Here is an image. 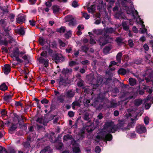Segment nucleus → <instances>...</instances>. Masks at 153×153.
I'll use <instances>...</instances> for the list:
<instances>
[{"label":"nucleus","mask_w":153,"mask_h":153,"mask_svg":"<svg viewBox=\"0 0 153 153\" xmlns=\"http://www.w3.org/2000/svg\"><path fill=\"white\" fill-rule=\"evenodd\" d=\"M28 56H29L28 55L25 54L22 57V59L24 60L26 64H28L30 62V61L28 58Z\"/></svg>","instance_id":"obj_44"},{"label":"nucleus","mask_w":153,"mask_h":153,"mask_svg":"<svg viewBox=\"0 0 153 153\" xmlns=\"http://www.w3.org/2000/svg\"><path fill=\"white\" fill-rule=\"evenodd\" d=\"M59 144L57 145L56 148L59 150L61 149L63 146V143L62 142H59Z\"/></svg>","instance_id":"obj_48"},{"label":"nucleus","mask_w":153,"mask_h":153,"mask_svg":"<svg viewBox=\"0 0 153 153\" xmlns=\"http://www.w3.org/2000/svg\"><path fill=\"white\" fill-rule=\"evenodd\" d=\"M72 138V136L68 134L65 135L63 137V140L67 141Z\"/></svg>","instance_id":"obj_36"},{"label":"nucleus","mask_w":153,"mask_h":153,"mask_svg":"<svg viewBox=\"0 0 153 153\" xmlns=\"http://www.w3.org/2000/svg\"><path fill=\"white\" fill-rule=\"evenodd\" d=\"M116 125L117 126V128L119 131L120 129L122 130L123 131L129 129V128L128 127H124V124L122 123H119L117 124V125Z\"/></svg>","instance_id":"obj_11"},{"label":"nucleus","mask_w":153,"mask_h":153,"mask_svg":"<svg viewBox=\"0 0 153 153\" xmlns=\"http://www.w3.org/2000/svg\"><path fill=\"white\" fill-rule=\"evenodd\" d=\"M82 15L86 19H88L89 18V15L86 13H83Z\"/></svg>","instance_id":"obj_63"},{"label":"nucleus","mask_w":153,"mask_h":153,"mask_svg":"<svg viewBox=\"0 0 153 153\" xmlns=\"http://www.w3.org/2000/svg\"><path fill=\"white\" fill-rule=\"evenodd\" d=\"M95 151L96 153H100L101 151V149L99 146H97L95 148Z\"/></svg>","instance_id":"obj_60"},{"label":"nucleus","mask_w":153,"mask_h":153,"mask_svg":"<svg viewBox=\"0 0 153 153\" xmlns=\"http://www.w3.org/2000/svg\"><path fill=\"white\" fill-rule=\"evenodd\" d=\"M117 72L119 74L124 75L126 73V70L124 68H120L118 70Z\"/></svg>","instance_id":"obj_22"},{"label":"nucleus","mask_w":153,"mask_h":153,"mask_svg":"<svg viewBox=\"0 0 153 153\" xmlns=\"http://www.w3.org/2000/svg\"><path fill=\"white\" fill-rule=\"evenodd\" d=\"M149 121V119L147 116L145 117L144 119V122L146 125H148Z\"/></svg>","instance_id":"obj_50"},{"label":"nucleus","mask_w":153,"mask_h":153,"mask_svg":"<svg viewBox=\"0 0 153 153\" xmlns=\"http://www.w3.org/2000/svg\"><path fill=\"white\" fill-rule=\"evenodd\" d=\"M72 7L76 8L79 6V5L78 4L77 2L75 0L73 2L72 4Z\"/></svg>","instance_id":"obj_55"},{"label":"nucleus","mask_w":153,"mask_h":153,"mask_svg":"<svg viewBox=\"0 0 153 153\" xmlns=\"http://www.w3.org/2000/svg\"><path fill=\"white\" fill-rule=\"evenodd\" d=\"M6 20V19H1L0 20V25L2 27V28L6 26L7 23Z\"/></svg>","instance_id":"obj_31"},{"label":"nucleus","mask_w":153,"mask_h":153,"mask_svg":"<svg viewBox=\"0 0 153 153\" xmlns=\"http://www.w3.org/2000/svg\"><path fill=\"white\" fill-rule=\"evenodd\" d=\"M127 21H123L121 25L124 30L125 31L129 30V27Z\"/></svg>","instance_id":"obj_10"},{"label":"nucleus","mask_w":153,"mask_h":153,"mask_svg":"<svg viewBox=\"0 0 153 153\" xmlns=\"http://www.w3.org/2000/svg\"><path fill=\"white\" fill-rule=\"evenodd\" d=\"M8 89L7 86L6 85L4 82L1 83L0 85V90L4 91Z\"/></svg>","instance_id":"obj_23"},{"label":"nucleus","mask_w":153,"mask_h":153,"mask_svg":"<svg viewBox=\"0 0 153 153\" xmlns=\"http://www.w3.org/2000/svg\"><path fill=\"white\" fill-rule=\"evenodd\" d=\"M19 50L18 47H16L13 50L12 54H11V56L13 58L15 57V60L18 62L21 63L23 62V61L19 58Z\"/></svg>","instance_id":"obj_3"},{"label":"nucleus","mask_w":153,"mask_h":153,"mask_svg":"<svg viewBox=\"0 0 153 153\" xmlns=\"http://www.w3.org/2000/svg\"><path fill=\"white\" fill-rule=\"evenodd\" d=\"M81 49L82 51L85 53H87L89 50V48L86 45L82 46Z\"/></svg>","instance_id":"obj_39"},{"label":"nucleus","mask_w":153,"mask_h":153,"mask_svg":"<svg viewBox=\"0 0 153 153\" xmlns=\"http://www.w3.org/2000/svg\"><path fill=\"white\" fill-rule=\"evenodd\" d=\"M83 119L86 121H88V123L89 124V125H88L87 126H91L93 124V123L91 122V120H90V118L89 117V115L87 114H85L83 116Z\"/></svg>","instance_id":"obj_14"},{"label":"nucleus","mask_w":153,"mask_h":153,"mask_svg":"<svg viewBox=\"0 0 153 153\" xmlns=\"http://www.w3.org/2000/svg\"><path fill=\"white\" fill-rule=\"evenodd\" d=\"M0 153H7V151L4 148L0 146Z\"/></svg>","instance_id":"obj_58"},{"label":"nucleus","mask_w":153,"mask_h":153,"mask_svg":"<svg viewBox=\"0 0 153 153\" xmlns=\"http://www.w3.org/2000/svg\"><path fill=\"white\" fill-rule=\"evenodd\" d=\"M76 24V20L74 18L72 19L69 22L68 25L70 26H74Z\"/></svg>","instance_id":"obj_33"},{"label":"nucleus","mask_w":153,"mask_h":153,"mask_svg":"<svg viewBox=\"0 0 153 153\" xmlns=\"http://www.w3.org/2000/svg\"><path fill=\"white\" fill-rule=\"evenodd\" d=\"M149 71V70H146L145 72V74L143 75L144 77H146L147 75V76L150 79L153 78V72L152 71Z\"/></svg>","instance_id":"obj_15"},{"label":"nucleus","mask_w":153,"mask_h":153,"mask_svg":"<svg viewBox=\"0 0 153 153\" xmlns=\"http://www.w3.org/2000/svg\"><path fill=\"white\" fill-rule=\"evenodd\" d=\"M144 87L143 88V89L144 90H146V92H148L149 94H151L153 92V90L152 88H149V86H147L146 85H143Z\"/></svg>","instance_id":"obj_29"},{"label":"nucleus","mask_w":153,"mask_h":153,"mask_svg":"<svg viewBox=\"0 0 153 153\" xmlns=\"http://www.w3.org/2000/svg\"><path fill=\"white\" fill-rule=\"evenodd\" d=\"M118 130L116 125H113L111 128L110 132L112 133L115 132L117 131Z\"/></svg>","instance_id":"obj_26"},{"label":"nucleus","mask_w":153,"mask_h":153,"mask_svg":"<svg viewBox=\"0 0 153 153\" xmlns=\"http://www.w3.org/2000/svg\"><path fill=\"white\" fill-rule=\"evenodd\" d=\"M74 18L71 15H68L65 17V20L66 22H69Z\"/></svg>","instance_id":"obj_30"},{"label":"nucleus","mask_w":153,"mask_h":153,"mask_svg":"<svg viewBox=\"0 0 153 153\" xmlns=\"http://www.w3.org/2000/svg\"><path fill=\"white\" fill-rule=\"evenodd\" d=\"M8 41L5 40L1 39L0 38V45H4L5 46H7L8 45Z\"/></svg>","instance_id":"obj_42"},{"label":"nucleus","mask_w":153,"mask_h":153,"mask_svg":"<svg viewBox=\"0 0 153 153\" xmlns=\"http://www.w3.org/2000/svg\"><path fill=\"white\" fill-rule=\"evenodd\" d=\"M104 36L105 39V43L106 44L110 42L112 39V38L110 36L108 35L104 34Z\"/></svg>","instance_id":"obj_18"},{"label":"nucleus","mask_w":153,"mask_h":153,"mask_svg":"<svg viewBox=\"0 0 153 153\" xmlns=\"http://www.w3.org/2000/svg\"><path fill=\"white\" fill-rule=\"evenodd\" d=\"M74 94L71 91H68L67 93V95L68 97H73L74 96Z\"/></svg>","instance_id":"obj_51"},{"label":"nucleus","mask_w":153,"mask_h":153,"mask_svg":"<svg viewBox=\"0 0 153 153\" xmlns=\"http://www.w3.org/2000/svg\"><path fill=\"white\" fill-rule=\"evenodd\" d=\"M72 71L71 69H69L68 68H63L61 72L62 74L66 76L67 74L71 73Z\"/></svg>","instance_id":"obj_17"},{"label":"nucleus","mask_w":153,"mask_h":153,"mask_svg":"<svg viewBox=\"0 0 153 153\" xmlns=\"http://www.w3.org/2000/svg\"><path fill=\"white\" fill-rule=\"evenodd\" d=\"M76 64V62L74 61H71L69 62V65L71 67L75 65Z\"/></svg>","instance_id":"obj_52"},{"label":"nucleus","mask_w":153,"mask_h":153,"mask_svg":"<svg viewBox=\"0 0 153 153\" xmlns=\"http://www.w3.org/2000/svg\"><path fill=\"white\" fill-rule=\"evenodd\" d=\"M84 28V26L83 25H79L77 27V29L78 30H82Z\"/></svg>","instance_id":"obj_64"},{"label":"nucleus","mask_w":153,"mask_h":153,"mask_svg":"<svg viewBox=\"0 0 153 153\" xmlns=\"http://www.w3.org/2000/svg\"><path fill=\"white\" fill-rule=\"evenodd\" d=\"M105 31L107 33H111L114 32V30L113 28L111 27L106 28Z\"/></svg>","instance_id":"obj_41"},{"label":"nucleus","mask_w":153,"mask_h":153,"mask_svg":"<svg viewBox=\"0 0 153 153\" xmlns=\"http://www.w3.org/2000/svg\"><path fill=\"white\" fill-rule=\"evenodd\" d=\"M96 138L98 140H102L104 141H110L112 139V135L108 133L107 134L105 132L101 133L100 135H97L96 136Z\"/></svg>","instance_id":"obj_2"},{"label":"nucleus","mask_w":153,"mask_h":153,"mask_svg":"<svg viewBox=\"0 0 153 153\" xmlns=\"http://www.w3.org/2000/svg\"><path fill=\"white\" fill-rule=\"evenodd\" d=\"M128 81L130 85L131 86H134L135 85L136 83V79L132 78H130L129 79Z\"/></svg>","instance_id":"obj_25"},{"label":"nucleus","mask_w":153,"mask_h":153,"mask_svg":"<svg viewBox=\"0 0 153 153\" xmlns=\"http://www.w3.org/2000/svg\"><path fill=\"white\" fill-rule=\"evenodd\" d=\"M41 102L42 104H47L48 103L49 101L46 98H44L41 101Z\"/></svg>","instance_id":"obj_62"},{"label":"nucleus","mask_w":153,"mask_h":153,"mask_svg":"<svg viewBox=\"0 0 153 153\" xmlns=\"http://www.w3.org/2000/svg\"><path fill=\"white\" fill-rule=\"evenodd\" d=\"M73 151L74 153H79L80 152V150L79 147H74L73 149Z\"/></svg>","instance_id":"obj_40"},{"label":"nucleus","mask_w":153,"mask_h":153,"mask_svg":"<svg viewBox=\"0 0 153 153\" xmlns=\"http://www.w3.org/2000/svg\"><path fill=\"white\" fill-rule=\"evenodd\" d=\"M59 85H65L66 84L65 80L63 78L61 77L59 79Z\"/></svg>","instance_id":"obj_43"},{"label":"nucleus","mask_w":153,"mask_h":153,"mask_svg":"<svg viewBox=\"0 0 153 153\" xmlns=\"http://www.w3.org/2000/svg\"><path fill=\"white\" fill-rule=\"evenodd\" d=\"M71 31L69 30L68 31L65 35V37L67 39H68L69 37H71Z\"/></svg>","instance_id":"obj_46"},{"label":"nucleus","mask_w":153,"mask_h":153,"mask_svg":"<svg viewBox=\"0 0 153 153\" xmlns=\"http://www.w3.org/2000/svg\"><path fill=\"white\" fill-rule=\"evenodd\" d=\"M39 42L42 46H43L45 44V40L42 37H40L39 40Z\"/></svg>","instance_id":"obj_45"},{"label":"nucleus","mask_w":153,"mask_h":153,"mask_svg":"<svg viewBox=\"0 0 153 153\" xmlns=\"http://www.w3.org/2000/svg\"><path fill=\"white\" fill-rule=\"evenodd\" d=\"M23 146L26 149H29L30 147V143L28 141H26L24 142Z\"/></svg>","instance_id":"obj_34"},{"label":"nucleus","mask_w":153,"mask_h":153,"mask_svg":"<svg viewBox=\"0 0 153 153\" xmlns=\"http://www.w3.org/2000/svg\"><path fill=\"white\" fill-rule=\"evenodd\" d=\"M66 29V28L65 27L61 26L60 28H57L56 31V32L60 33H63L65 32Z\"/></svg>","instance_id":"obj_20"},{"label":"nucleus","mask_w":153,"mask_h":153,"mask_svg":"<svg viewBox=\"0 0 153 153\" xmlns=\"http://www.w3.org/2000/svg\"><path fill=\"white\" fill-rule=\"evenodd\" d=\"M3 29L4 32L6 33V34H9L10 31L11 30V28H10L9 26H8L7 27H6V26L4 27L3 28Z\"/></svg>","instance_id":"obj_37"},{"label":"nucleus","mask_w":153,"mask_h":153,"mask_svg":"<svg viewBox=\"0 0 153 153\" xmlns=\"http://www.w3.org/2000/svg\"><path fill=\"white\" fill-rule=\"evenodd\" d=\"M114 124V123L112 121L106 122L104 125V127L105 128H108L110 127L111 128L113 126Z\"/></svg>","instance_id":"obj_28"},{"label":"nucleus","mask_w":153,"mask_h":153,"mask_svg":"<svg viewBox=\"0 0 153 153\" xmlns=\"http://www.w3.org/2000/svg\"><path fill=\"white\" fill-rule=\"evenodd\" d=\"M52 57L53 59L55 60V62L56 64L60 62V60L63 62L64 60L63 56L59 55L58 53H55Z\"/></svg>","instance_id":"obj_4"},{"label":"nucleus","mask_w":153,"mask_h":153,"mask_svg":"<svg viewBox=\"0 0 153 153\" xmlns=\"http://www.w3.org/2000/svg\"><path fill=\"white\" fill-rule=\"evenodd\" d=\"M89 80L93 85L94 87H97L99 85H101L103 81V79L102 76L100 75H98L97 79H96L94 76H92L88 79Z\"/></svg>","instance_id":"obj_1"},{"label":"nucleus","mask_w":153,"mask_h":153,"mask_svg":"<svg viewBox=\"0 0 153 153\" xmlns=\"http://www.w3.org/2000/svg\"><path fill=\"white\" fill-rule=\"evenodd\" d=\"M97 42L99 45L102 47L104 46L106 44L105 42V39L104 36H100L97 40Z\"/></svg>","instance_id":"obj_9"},{"label":"nucleus","mask_w":153,"mask_h":153,"mask_svg":"<svg viewBox=\"0 0 153 153\" xmlns=\"http://www.w3.org/2000/svg\"><path fill=\"white\" fill-rule=\"evenodd\" d=\"M84 82L81 79H79V80L78 81L77 83V85L78 87L83 88L84 87Z\"/></svg>","instance_id":"obj_27"},{"label":"nucleus","mask_w":153,"mask_h":153,"mask_svg":"<svg viewBox=\"0 0 153 153\" xmlns=\"http://www.w3.org/2000/svg\"><path fill=\"white\" fill-rule=\"evenodd\" d=\"M128 44L130 47L132 48L134 45L133 42L132 40L131 39H129L128 42Z\"/></svg>","instance_id":"obj_61"},{"label":"nucleus","mask_w":153,"mask_h":153,"mask_svg":"<svg viewBox=\"0 0 153 153\" xmlns=\"http://www.w3.org/2000/svg\"><path fill=\"white\" fill-rule=\"evenodd\" d=\"M15 105L16 107H18L19 106H22V104L21 103V101H15Z\"/></svg>","instance_id":"obj_57"},{"label":"nucleus","mask_w":153,"mask_h":153,"mask_svg":"<svg viewBox=\"0 0 153 153\" xmlns=\"http://www.w3.org/2000/svg\"><path fill=\"white\" fill-rule=\"evenodd\" d=\"M123 54L121 52H119L117 55L116 57V60L117 62L120 63L121 62V59Z\"/></svg>","instance_id":"obj_19"},{"label":"nucleus","mask_w":153,"mask_h":153,"mask_svg":"<svg viewBox=\"0 0 153 153\" xmlns=\"http://www.w3.org/2000/svg\"><path fill=\"white\" fill-rule=\"evenodd\" d=\"M38 60L40 63L44 64L45 67L47 68L48 66L49 60L48 59L45 60L43 57H40L39 58Z\"/></svg>","instance_id":"obj_8"},{"label":"nucleus","mask_w":153,"mask_h":153,"mask_svg":"<svg viewBox=\"0 0 153 153\" xmlns=\"http://www.w3.org/2000/svg\"><path fill=\"white\" fill-rule=\"evenodd\" d=\"M53 13H57L59 12L61 9L57 5H55L53 6Z\"/></svg>","instance_id":"obj_21"},{"label":"nucleus","mask_w":153,"mask_h":153,"mask_svg":"<svg viewBox=\"0 0 153 153\" xmlns=\"http://www.w3.org/2000/svg\"><path fill=\"white\" fill-rule=\"evenodd\" d=\"M17 33L19 35H24L25 34V31L23 27H21L17 30Z\"/></svg>","instance_id":"obj_24"},{"label":"nucleus","mask_w":153,"mask_h":153,"mask_svg":"<svg viewBox=\"0 0 153 153\" xmlns=\"http://www.w3.org/2000/svg\"><path fill=\"white\" fill-rule=\"evenodd\" d=\"M123 40L121 37H118L116 38L115 41L117 43L118 45L120 46L124 43Z\"/></svg>","instance_id":"obj_16"},{"label":"nucleus","mask_w":153,"mask_h":153,"mask_svg":"<svg viewBox=\"0 0 153 153\" xmlns=\"http://www.w3.org/2000/svg\"><path fill=\"white\" fill-rule=\"evenodd\" d=\"M51 47V45H49V47L48 48V53L49 55L52 56V57H53V55H54L55 53H53V51L50 48Z\"/></svg>","instance_id":"obj_35"},{"label":"nucleus","mask_w":153,"mask_h":153,"mask_svg":"<svg viewBox=\"0 0 153 153\" xmlns=\"http://www.w3.org/2000/svg\"><path fill=\"white\" fill-rule=\"evenodd\" d=\"M17 128L16 125L12 123V126L9 128V132L11 134L14 133V131Z\"/></svg>","instance_id":"obj_13"},{"label":"nucleus","mask_w":153,"mask_h":153,"mask_svg":"<svg viewBox=\"0 0 153 153\" xmlns=\"http://www.w3.org/2000/svg\"><path fill=\"white\" fill-rule=\"evenodd\" d=\"M41 56L47 58L48 57L47 53L45 51H42L40 54Z\"/></svg>","instance_id":"obj_49"},{"label":"nucleus","mask_w":153,"mask_h":153,"mask_svg":"<svg viewBox=\"0 0 153 153\" xmlns=\"http://www.w3.org/2000/svg\"><path fill=\"white\" fill-rule=\"evenodd\" d=\"M82 88L83 89V91L84 93H85L86 94H88L89 92V89L88 88V87L84 86Z\"/></svg>","instance_id":"obj_54"},{"label":"nucleus","mask_w":153,"mask_h":153,"mask_svg":"<svg viewBox=\"0 0 153 153\" xmlns=\"http://www.w3.org/2000/svg\"><path fill=\"white\" fill-rule=\"evenodd\" d=\"M13 95L10 94L6 95H3L2 96L3 99L4 101H5L7 102H10L12 100Z\"/></svg>","instance_id":"obj_12"},{"label":"nucleus","mask_w":153,"mask_h":153,"mask_svg":"<svg viewBox=\"0 0 153 153\" xmlns=\"http://www.w3.org/2000/svg\"><path fill=\"white\" fill-rule=\"evenodd\" d=\"M62 136V134H59L57 137V138H56V137H55V139L54 141H53V143H55L57 142H59V141H61V138Z\"/></svg>","instance_id":"obj_32"},{"label":"nucleus","mask_w":153,"mask_h":153,"mask_svg":"<svg viewBox=\"0 0 153 153\" xmlns=\"http://www.w3.org/2000/svg\"><path fill=\"white\" fill-rule=\"evenodd\" d=\"M3 72L6 75H7L11 71L10 65L8 64H5L3 68Z\"/></svg>","instance_id":"obj_7"},{"label":"nucleus","mask_w":153,"mask_h":153,"mask_svg":"<svg viewBox=\"0 0 153 153\" xmlns=\"http://www.w3.org/2000/svg\"><path fill=\"white\" fill-rule=\"evenodd\" d=\"M50 147L49 146H47L45 147V148H44L43 149L41 150V153H45L47 152L49 149L50 148Z\"/></svg>","instance_id":"obj_47"},{"label":"nucleus","mask_w":153,"mask_h":153,"mask_svg":"<svg viewBox=\"0 0 153 153\" xmlns=\"http://www.w3.org/2000/svg\"><path fill=\"white\" fill-rule=\"evenodd\" d=\"M94 33L97 35H101L102 34V31L101 30H94L93 31Z\"/></svg>","instance_id":"obj_38"},{"label":"nucleus","mask_w":153,"mask_h":153,"mask_svg":"<svg viewBox=\"0 0 153 153\" xmlns=\"http://www.w3.org/2000/svg\"><path fill=\"white\" fill-rule=\"evenodd\" d=\"M68 115L70 117H74V113L72 111H69L68 112Z\"/></svg>","instance_id":"obj_59"},{"label":"nucleus","mask_w":153,"mask_h":153,"mask_svg":"<svg viewBox=\"0 0 153 153\" xmlns=\"http://www.w3.org/2000/svg\"><path fill=\"white\" fill-rule=\"evenodd\" d=\"M58 99L59 102L61 103H63L64 100L62 95H60L59 97H58Z\"/></svg>","instance_id":"obj_56"},{"label":"nucleus","mask_w":153,"mask_h":153,"mask_svg":"<svg viewBox=\"0 0 153 153\" xmlns=\"http://www.w3.org/2000/svg\"><path fill=\"white\" fill-rule=\"evenodd\" d=\"M137 133L139 134H142L145 133L147 130L146 127L143 125H139L136 128Z\"/></svg>","instance_id":"obj_5"},{"label":"nucleus","mask_w":153,"mask_h":153,"mask_svg":"<svg viewBox=\"0 0 153 153\" xmlns=\"http://www.w3.org/2000/svg\"><path fill=\"white\" fill-rule=\"evenodd\" d=\"M25 16L23 14L19 15L16 19V22L19 24H22L25 20Z\"/></svg>","instance_id":"obj_6"},{"label":"nucleus","mask_w":153,"mask_h":153,"mask_svg":"<svg viewBox=\"0 0 153 153\" xmlns=\"http://www.w3.org/2000/svg\"><path fill=\"white\" fill-rule=\"evenodd\" d=\"M93 5H91V7H87V9L89 13H93L94 12V10L93 8Z\"/></svg>","instance_id":"obj_53"}]
</instances>
